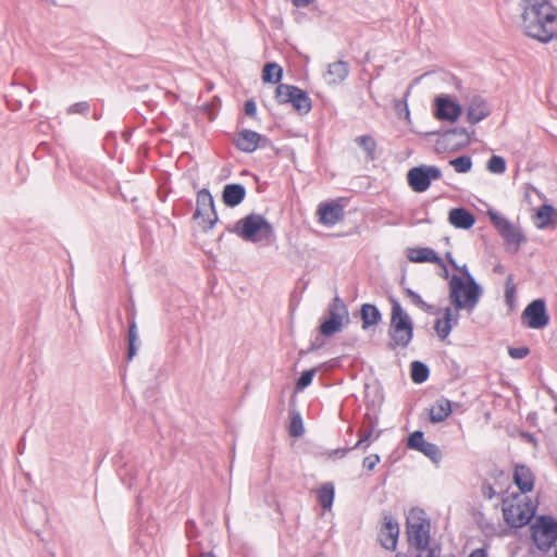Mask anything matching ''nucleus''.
Segmentation results:
<instances>
[{
  "label": "nucleus",
  "mask_w": 557,
  "mask_h": 557,
  "mask_svg": "<svg viewBox=\"0 0 557 557\" xmlns=\"http://www.w3.org/2000/svg\"><path fill=\"white\" fill-rule=\"evenodd\" d=\"M520 26L523 33L540 42L557 39V9L548 0H522Z\"/></svg>",
  "instance_id": "1"
},
{
  "label": "nucleus",
  "mask_w": 557,
  "mask_h": 557,
  "mask_svg": "<svg viewBox=\"0 0 557 557\" xmlns=\"http://www.w3.org/2000/svg\"><path fill=\"white\" fill-rule=\"evenodd\" d=\"M461 275L456 274L449 280V300L457 310H467L471 313L483 294L482 287L469 272L466 264L456 269Z\"/></svg>",
  "instance_id": "2"
},
{
  "label": "nucleus",
  "mask_w": 557,
  "mask_h": 557,
  "mask_svg": "<svg viewBox=\"0 0 557 557\" xmlns=\"http://www.w3.org/2000/svg\"><path fill=\"white\" fill-rule=\"evenodd\" d=\"M391 322L388 336L391 338L389 347H407L413 337V322L410 315L404 310L399 301L391 298Z\"/></svg>",
  "instance_id": "3"
},
{
  "label": "nucleus",
  "mask_w": 557,
  "mask_h": 557,
  "mask_svg": "<svg viewBox=\"0 0 557 557\" xmlns=\"http://www.w3.org/2000/svg\"><path fill=\"white\" fill-rule=\"evenodd\" d=\"M233 232L244 240L251 243L268 240L273 236L272 225L263 215L257 213L248 214L238 220Z\"/></svg>",
  "instance_id": "4"
},
{
  "label": "nucleus",
  "mask_w": 557,
  "mask_h": 557,
  "mask_svg": "<svg viewBox=\"0 0 557 557\" xmlns=\"http://www.w3.org/2000/svg\"><path fill=\"white\" fill-rule=\"evenodd\" d=\"M407 534L410 545L414 546L419 554L416 557H437L438 547H430V523L421 518H409L407 521Z\"/></svg>",
  "instance_id": "5"
},
{
  "label": "nucleus",
  "mask_w": 557,
  "mask_h": 557,
  "mask_svg": "<svg viewBox=\"0 0 557 557\" xmlns=\"http://www.w3.org/2000/svg\"><path fill=\"white\" fill-rule=\"evenodd\" d=\"M531 532L539 549L547 552L557 542V521L550 516H541L531 527Z\"/></svg>",
  "instance_id": "6"
},
{
  "label": "nucleus",
  "mask_w": 557,
  "mask_h": 557,
  "mask_svg": "<svg viewBox=\"0 0 557 557\" xmlns=\"http://www.w3.org/2000/svg\"><path fill=\"white\" fill-rule=\"evenodd\" d=\"M487 215L494 227L505 239L508 250L516 252L520 245L527 240L522 232L494 210H488Z\"/></svg>",
  "instance_id": "7"
},
{
  "label": "nucleus",
  "mask_w": 557,
  "mask_h": 557,
  "mask_svg": "<svg viewBox=\"0 0 557 557\" xmlns=\"http://www.w3.org/2000/svg\"><path fill=\"white\" fill-rule=\"evenodd\" d=\"M275 99L278 103H290L301 114L311 110V99L302 89L286 84H280L275 90Z\"/></svg>",
  "instance_id": "8"
},
{
  "label": "nucleus",
  "mask_w": 557,
  "mask_h": 557,
  "mask_svg": "<svg viewBox=\"0 0 557 557\" xmlns=\"http://www.w3.org/2000/svg\"><path fill=\"white\" fill-rule=\"evenodd\" d=\"M442 172L434 165H420L408 171L407 181L411 189L416 193L425 191L432 181L440 180Z\"/></svg>",
  "instance_id": "9"
},
{
  "label": "nucleus",
  "mask_w": 557,
  "mask_h": 557,
  "mask_svg": "<svg viewBox=\"0 0 557 557\" xmlns=\"http://www.w3.org/2000/svg\"><path fill=\"white\" fill-rule=\"evenodd\" d=\"M348 318V310L344 301L336 296L329 306V318L320 325V332L324 336H332L339 332L343 322Z\"/></svg>",
  "instance_id": "10"
},
{
  "label": "nucleus",
  "mask_w": 557,
  "mask_h": 557,
  "mask_svg": "<svg viewBox=\"0 0 557 557\" xmlns=\"http://www.w3.org/2000/svg\"><path fill=\"white\" fill-rule=\"evenodd\" d=\"M522 324L533 330H542L549 324L545 301L535 299L530 302L521 314Z\"/></svg>",
  "instance_id": "11"
},
{
  "label": "nucleus",
  "mask_w": 557,
  "mask_h": 557,
  "mask_svg": "<svg viewBox=\"0 0 557 557\" xmlns=\"http://www.w3.org/2000/svg\"><path fill=\"white\" fill-rule=\"evenodd\" d=\"M503 516L505 521L513 528H520L529 523L531 515L520 503H516V499H504L503 500Z\"/></svg>",
  "instance_id": "12"
},
{
  "label": "nucleus",
  "mask_w": 557,
  "mask_h": 557,
  "mask_svg": "<svg viewBox=\"0 0 557 557\" xmlns=\"http://www.w3.org/2000/svg\"><path fill=\"white\" fill-rule=\"evenodd\" d=\"M195 218H202L207 222V230H211L218 222V214L214 209V200L208 189H201L197 194V208Z\"/></svg>",
  "instance_id": "13"
},
{
  "label": "nucleus",
  "mask_w": 557,
  "mask_h": 557,
  "mask_svg": "<svg viewBox=\"0 0 557 557\" xmlns=\"http://www.w3.org/2000/svg\"><path fill=\"white\" fill-rule=\"evenodd\" d=\"M269 143L267 137L250 129L239 131L234 139L236 148L247 153L256 151L259 147H265Z\"/></svg>",
  "instance_id": "14"
},
{
  "label": "nucleus",
  "mask_w": 557,
  "mask_h": 557,
  "mask_svg": "<svg viewBox=\"0 0 557 557\" xmlns=\"http://www.w3.org/2000/svg\"><path fill=\"white\" fill-rule=\"evenodd\" d=\"M462 113V108L450 97L441 95L435 98V117L440 121L456 122Z\"/></svg>",
  "instance_id": "15"
},
{
  "label": "nucleus",
  "mask_w": 557,
  "mask_h": 557,
  "mask_svg": "<svg viewBox=\"0 0 557 557\" xmlns=\"http://www.w3.org/2000/svg\"><path fill=\"white\" fill-rule=\"evenodd\" d=\"M399 535L398 522L388 513L383 516V524L379 532V542L388 550H395Z\"/></svg>",
  "instance_id": "16"
},
{
  "label": "nucleus",
  "mask_w": 557,
  "mask_h": 557,
  "mask_svg": "<svg viewBox=\"0 0 557 557\" xmlns=\"http://www.w3.org/2000/svg\"><path fill=\"white\" fill-rule=\"evenodd\" d=\"M459 311L455 307H446L444 309L443 319H437L435 322V331L437 336L444 341L448 337L454 326L458 324L459 321Z\"/></svg>",
  "instance_id": "17"
},
{
  "label": "nucleus",
  "mask_w": 557,
  "mask_h": 557,
  "mask_svg": "<svg viewBox=\"0 0 557 557\" xmlns=\"http://www.w3.org/2000/svg\"><path fill=\"white\" fill-rule=\"evenodd\" d=\"M318 213L320 222L324 225H335L344 216L343 207L337 202L320 203Z\"/></svg>",
  "instance_id": "18"
},
{
  "label": "nucleus",
  "mask_w": 557,
  "mask_h": 557,
  "mask_svg": "<svg viewBox=\"0 0 557 557\" xmlns=\"http://www.w3.org/2000/svg\"><path fill=\"white\" fill-rule=\"evenodd\" d=\"M491 111L485 102L480 97L471 99L467 109V120L470 124L474 125L490 115Z\"/></svg>",
  "instance_id": "19"
},
{
  "label": "nucleus",
  "mask_w": 557,
  "mask_h": 557,
  "mask_svg": "<svg viewBox=\"0 0 557 557\" xmlns=\"http://www.w3.org/2000/svg\"><path fill=\"white\" fill-rule=\"evenodd\" d=\"M349 74V64L346 61H336L329 64L324 79L330 85L341 84Z\"/></svg>",
  "instance_id": "20"
},
{
  "label": "nucleus",
  "mask_w": 557,
  "mask_h": 557,
  "mask_svg": "<svg viewBox=\"0 0 557 557\" xmlns=\"http://www.w3.org/2000/svg\"><path fill=\"white\" fill-rule=\"evenodd\" d=\"M534 474L523 465H517L513 472V482L522 493L531 492L534 487Z\"/></svg>",
  "instance_id": "21"
},
{
  "label": "nucleus",
  "mask_w": 557,
  "mask_h": 557,
  "mask_svg": "<svg viewBox=\"0 0 557 557\" xmlns=\"http://www.w3.org/2000/svg\"><path fill=\"white\" fill-rule=\"evenodd\" d=\"M407 258L411 262L417 263L432 262L435 264H442V258L438 257L435 250L429 247L408 248Z\"/></svg>",
  "instance_id": "22"
},
{
  "label": "nucleus",
  "mask_w": 557,
  "mask_h": 557,
  "mask_svg": "<svg viewBox=\"0 0 557 557\" xmlns=\"http://www.w3.org/2000/svg\"><path fill=\"white\" fill-rule=\"evenodd\" d=\"M448 221L456 228L469 230L475 223V218L467 209L454 208L449 211Z\"/></svg>",
  "instance_id": "23"
},
{
  "label": "nucleus",
  "mask_w": 557,
  "mask_h": 557,
  "mask_svg": "<svg viewBox=\"0 0 557 557\" xmlns=\"http://www.w3.org/2000/svg\"><path fill=\"white\" fill-rule=\"evenodd\" d=\"M246 189L242 184H227L224 186L222 199L227 207H236L243 202Z\"/></svg>",
  "instance_id": "24"
},
{
  "label": "nucleus",
  "mask_w": 557,
  "mask_h": 557,
  "mask_svg": "<svg viewBox=\"0 0 557 557\" xmlns=\"http://www.w3.org/2000/svg\"><path fill=\"white\" fill-rule=\"evenodd\" d=\"M450 400L441 397L430 408V421L432 423H440L445 421L451 413Z\"/></svg>",
  "instance_id": "25"
},
{
  "label": "nucleus",
  "mask_w": 557,
  "mask_h": 557,
  "mask_svg": "<svg viewBox=\"0 0 557 557\" xmlns=\"http://www.w3.org/2000/svg\"><path fill=\"white\" fill-rule=\"evenodd\" d=\"M362 329L367 330L370 326L379 324L382 319V314L376 306L371 304H364L360 310Z\"/></svg>",
  "instance_id": "26"
},
{
  "label": "nucleus",
  "mask_w": 557,
  "mask_h": 557,
  "mask_svg": "<svg viewBox=\"0 0 557 557\" xmlns=\"http://www.w3.org/2000/svg\"><path fill=\"white\" fill-rule=\"evenodd\" d=\"M318 500L324 510H331L335 496V486L332 482L323 483L317 491Z\"/></svg>",
  "instance_id": "27"
},
{
  "label": "nucleus",
  "mask_w": 557,
  "mask_h": 557,
  "mask_svg": "<svg viewBox=\"0 0 557 557\" xmlns=\"http://www.w3.org/2000/svg\"><path fill=\"white\" fill-rule=\"evenodd\" d=\"M127 342V360L131 361L136 356L139 345L137 324L134 317L129 319Z\"/></svg>",
  "instance_id": "28"
},
{
  "label": "nucleus",
  "mask_w": 557,
  "mask_h": 557,
  "mask_svg": "<svg viewBox=\"0 0 557 557\" xmlns=\"http://www.w3.org/2000/svg\"><path fill=\"white\" fill-rule=\"evenodd\" d=\"M282 67L276 63H267L263 67L262 79L265 83L277 84L282 78Z\"/></svg>",
  "instance_id": "29"
},
{
  "label": "nucleus",
  "mask_w": 557,
  "mask_h": 557,
  "mask_svg": "<svg viewBox=\"0 0 557 557\" xmlns=\"http://www.w3.org/2000/svg\"><path fill=\"white\" fill-rule=\"evenodd\" d=\"M356 144L362 148L366 153H367V157L370 159V160H374L375 158V150H376V143L374 140V138L370 135H361V136H358L356 139H355Z\"/></svg>",
  "instance_id": "30"
},
{
  "label": "nucleus",
  "mask_w": 557,
  "mask_h": 557,
  "mask_svg": "<svg viewBox=\"0 0 557 557\" xmlns=\"http://www.w3.org/2000/svg\"><path fill=\"white\" fill-rule=\"evenodd\" d=\"M406 296L410 299V301L417 306L419 309L426 313H436L434 306L425 302L422 297L412 290L411 288H405Z\"/></svg>",
  "instance_id": "31"
},
{
  "label": "nucleus",
  "mask_w": 557,
  "mask_h": 557,
  "mask_svg": "<svg viewBox=\"0 0 557 557\" xmlns=\"http://www.w3.org/2000/svg\"><path fill=\"white\" fill-rule=\"evenodd\" d=\"M429 368L421 361H413L411 363V379L414 383H423L429 377Z\"/></svg>",
  "instance_id": "32"
},
{
  "label": "nucleus",
  "mask_w": 557,
  "mask_h": 557,
  "mask_svg": "<svg viewBox=\"0 0 557 557\" xmlns=\"http://www.w3.org/2000/svg\"><path fill=\"white\" fill-rule=\"evenodd\" d=\"M305 428L302 423V418L299 412L293 411L292 419L288 428V433L293 437H299L304 434Z\"/></svg>",
  "instance_id": "33"
},
{
  "label": "nucleus",
  "mask_w": 557,
  "mask_h": 557,
  "mask_svg": "<svg viewBox=\"0 0 557 557\" xmlns=\"http://www.w3.org/2000/svg\"><path fill=\"white\" fill-rule=\"evenodd\" d=\"M554 208L550 205H543L536 212V218L540 220L539 228H545L549 225Z\"/></svg>",
  "instance_id": "34"
},
{
  "label": "nucleus",
  "mask_w": 557,
  "mask_h": 557,
  "mask_svg": "<svg viewBox=\"0 0 557 557\" xmlns=\"http://www.w3.org/2000/svg\"><path fill=\"white\" fill-rule=\"evenodd\" d=\"M449 164L457 173H468L472 168V160L469 156H460L450 160Z\"/></svg>",
  "instance_id": "35"
},
{
  "label": "nucleus",
  "mask_w": 557,
  "mask_h": 557,
  "mask_svg": "<svg viewBox=\"0 0 557 557\" xmlns=\"http://www.w3.org/2000/svg\"><path fill=\"white\" fill-rule=\"evenodd\" d=\"M418 451L422 453L424 456L436 463L442 459V454L438 446L430 442H425V444H423Z\"/></svg>",
  "instance_id": "36"
},
{
  "label": "nucleus",
  "mask_w": 557,
  "mask_h": 557,
  "mask_svg": "<svg viewBox=\"0 0 557 557\" xmlns=\"http://www.w3.org/2000/svg\"><path fill=\"white\" fill-rule=\"evenodd\" d=\"M487 170L494 174H504L506 171V160L500 156H492L486 164Z\"/></svg>",
  "instance_id": "37"
},
{
  "label": "nucleus",
  "mask_w": 557,
  "mask_h": 557,
  "mask_svg": "<svg viewBox=\"0 0 557 557\" xmlns=\"http://www.w3.org/2000/svg\"><path fill=\"white\" fill-rule=\"evenodd\" d=\"M451 136L458 137V139H459L457 143L458 146H466L470 143L469 133L467 132V129L465 127H456V128L449 129L445 133V137H451Z\"/></svg>",
  "instance_id": "38"
},
{
  "label": "nucleus",
  "mask_w": 557,
  "mask_h": 557,
  "mask_svg": "<svg viewBox=\"0 0 557 557\" xmlns=\"http://www.w3.org/2000/svg\"><path fill=\"white\" fill-rule=\"evenodd\" d=\"M314 374L315 369L304 371L296 382V389L304 391L306 387H308L312 383Z\"/></svg>",
  "instance_id": "39"
},
{
  "label": "nucleus",
  "mask_w": 557,
  "mask_h": 557,
  "mask_svg": "<svg viewBox=\"0 0 557 557\" xmlns=\"http://www.w3.org/2000/svg\"><path fill=\"white\" fill-rule=\"evenodd\" d=\"M424 434L422 431H414L408 438L407 447L410 449L419 450L425 444Z\"/></svg>",
  "instance_id": "40"
},
{
  "label": "nucleus",
  "mask_w": 557,
  "mask_h": 557,
  "mask_svg": "<svg viewBox=\"0 0 557 557\" xmlns=\"http://www.w3.org/2000/svg\"><path fill=\"white\" fill-rule=\"evenodd\" d=\"M89 103L87 101L76 102L69 107V114H87L89 112Z\"/></svg>",
  "instance_id": "41"
},
{
  "label": "nucleus",
  "mask_w": 557,
  "mask_h": 557,
  "mask_svg": "<svg viewBox=\"0 0 557 557\" xmlns=\"http://www.w3.org/2000/svg\"><path fill=\"white\" fill-rule=\"evenodd\" d=\"M508 354L513 359H523L530 354V349L527 346L509 347Z\"/></svg>",
  "instance_id": "42"
},
{
  "label": "nucleus",
  "mask_w": 557,
  "mask_h": 557,
  "mask_svg": "<svg viewBox=\"0 0 557 557\" xmlns=\"http://www.w3.org/2000/svg\"><path fill=\"white\" fill-rule=\"evenodd\" d=\"M380 461L381 458L377 454H371L363 458L362 466L367 470L372 471Z\"/></svg>",
  "instance_id": "43"
},
{
  "label": "nucleus",
  "mask_w": 557,
  "mask_h": 557,
  "mask_svg": "<svg viewBox=\"0 0 557 557\" xmlns=\"http://www.w3.org/2000/svg\"><path fill=\"white\" fill-rule=\"evenodd\" d=\"M371 435H372V431L371 430L363 432L360 435V438L358 440V442L355 444V446H352V448L354 449L362 448L363 450H366L369 447V445H370Z\"/></svg>",
  "instance_id": "44"
},
{
  "label": "nucleus",
  "mask_w": 557,
  "mask_h": 557,
  "mask_svg": "<svg viewBox=\"0 0 557 557\" xmlns=\"http://www.w3.org/2000/svg\"><path fill=\"white\" fill-rule=\"evenodd\" d=\"M244 111L248 116L253 117L257 114V104L252 99H249L244 104Z\"/></svg>",
  "instance_id": "45"
},
{
  "label": "nucleus",
  "mask_w": 557,
  "mask_h": 557,
  "mask_svg": "<svg viewBox=\"0 0 557 557\" xmlns=\"http://www.w3.org/2000/svg\"><path fill=\"white\" fill-rule=\"evenodd\" d=\"M354 449L352 447L337 448L329 453L330 458H344L348 451Z\"/></svg>",
  "instance_id": "46"
},
{
  "label": "nucleus",
  "mask_w": 557,
  "mask_h": 557,
  "mask_svg": "<svg viewBox=\"0 0 557 557\" xmlns=\"http://www.w3.org/2000/svg\"><path fill=\"white\" fill-rule=\"evenodd\" d=\"M516 296V287H505V300L507 305L511 306L513 304Z\"/></svg>",
  "instance_id": "47"
},
{
  "label": "nucleus",
  "mask_w": 557,
  "mask_h": 557,
  "mask_svg": "<svg viewBox=\"0 0 557 557\" xmlns=\"http://www.w3.org/2000/svg\"><path fill=\"white\" fill-rule=\"evenodd\" d=\"M482 493L488 499H492L495 496V490L491 484H484L482 486Z\"/></svg>",
  "instance_id": "48"
},
{
  "label": "nucleus",
  "mask_w": 557,
  "mask_h": 557,
  "mask_svg": "<svg viewBox=\"0 0 557 557\" xmlns=\"http://www.w3.org/2000/svg\"><path fill=\"white\" fill-rule=\"evenodd\" d=\"M395 109L400 112L403 109L406 111V115H409V109L406 100H398L395 102Z\"/></svg>",
  "instance_id": "49"
},
{
  "label": "nucleus",
  "mask_w": 557,
  "mask_h": 557,
  "mask_svg": "<svg viewBox=\"0 0 557 557\" xmlns=\"http://www.w3.org/2000/svg\"><path fill=\"white\" fill-rule=\"evenodd\" d=\"M314 0H293V4L298 8H306L311 4Z\"/></svg>",
  "instance_id": "50"
},
{
  "label": "nucleus",
  "mask_w": 557,
  "mask_h": 557,
  "mask_svg": "<svg viewBox=\"0 0 557 557\" xmlns=\"http://www.w3.org/2000/svg\"><path fill=\"white\" fill-rule=\"evenodd\" d=\"M469 557H487V553L483 548H476L469 555Z\"/></svg>",
  "instance_id": "51"
},
{
  "label": "nucleus",
  "mask_w": 557,
  "mask_h": 557,
  "mask_svg": "<svg viewBox=\"0 0 557 557\" xmlns=\"http://www.w3.org/2000/svg\"><path fill=\"white\" fill-rule=\"evenodd\" d=\"M437 265H438V267L441 268V270H442V271H441V273H440V275H441L443 278H445V280L449 278V272H448V269H447L446 264L444 263V261L442 260V264H437Z\"/></svg>",
  "instance_id": "52"
},
{
  "label": "nucleus",
  "mask_w": 557,
  "mask_h": 557,
  "mask_svg": "<svg viewBox=\"0 0 557 557\" xmlns=\"http://www.w3.org/2000/svg\"><path fill=\"white\" fill-rule=\"evenodd\" d=\"M448 263L454 268V269H459V265L457 264V262L455 261L453 255L450 252H447L445 255Z\"/></svg>",
  "instance_id": "53"
},
{
  "label": "nucleus",
  "mask_w": 557,
  "mask_h": 557,
  "mask_svg": "<svg viewBox=\"0 0 557 557\" xmlns=\"http://www.w3.org/2000/svg\"><path fill=\"white\" fill-rule=\"evenodd\" d=\"M505 287H516V285L513 284V277L512 275H509L506 280V284H505Z\"/></svg>",
  "instance_id": "54"
},
{
  "label": "nucleus",
  "mask_w": 557,
  "mask_h": 557,
  "mask_svg": "<svg viewBox=\"0 0 557 557\" xmlns=\"http://www.w3.org/2000/svg\"><path fill=\"white\" fill-rule=\"evenodd\" d=\"M396 557H400L399 555H397Z\"/></svg>",
  "instance_id": "55"
},
{
  "label": "nucleus",
  "mask_w": 557,
  "mask_h": 557,
  "mask_svg": "<svg viewBox=\"0 0 557 557\" xmlns=\"http://www.w3.org/2000/svg\"><path fill=\"white\" fill-rule=\"evenodd\" d=\"M556 557H557V550H556Z\"/></svg>",
  "instance_id": "56"
}]
</instances>
